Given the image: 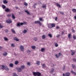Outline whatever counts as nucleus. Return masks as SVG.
I'll return each instance as SVG.
<instances>
[{
  "label": "nucleus",
  "instance_id": "nucleus-57",
  "mask_svg": "<svg viewBox=\"0 0 76 76\" xmlns=\"http://www.w3.org/2000/svg\"><path fill=\"white\" fill-rule=\"evenodd\" d=\"M73 74H74V75H76V73L75 72H74Z\"/></svg>",
  "mask_w": 76,
  "mask_h": 76
},
{
  "label": "nucleus",
  "instance_id": "nucleus-60",
  "mask_svg": "<svg viewBox=\"0 0 76 76\" xmlns=\"http://www.w3.org/2000/svg\"><path fill=\"white\" fill-rule=\"evenodd\" d=\"M60 35H58L57 36V37L58 38V37H60Z\"/></svg>",
  "mask_w": 76,
  "mask_h": 76
},
{
  "label": "nucleus",
  "instance_id": "nucleus-9",
  "mask_svg": "<svg viewBox=\"0 0 76 76\" xmlns=\"http://www.w3.org/2000/svg\"><path fill=\"white\" fill-rule=\"evenodd\" d=\"M50 25L52 28H54L55 26H56V25L54 23H50Z\"/></svg>",
  "mask_w": 76,
  "mask_h": 76
},
{
  "label": "nucleus",
  "instance_id": "nucleus-35",
  "mask_svg": "<svg viewBox=\"0 0 76 76\" xmlns=\"http://www.w3.org/2000/svg\"><path fill=\"white\" fill-rule=\"evenodd\" d=\"M13 76H18V75H16V73H13Z\"/></svg>",
  "mask_w": 76,
  "mask_h": 76
},
{
  "label": "nucleus",
  "instance_id": "nucleus-13",
  "mask_svg": "<svg viewBox=\"0 0 76 76\" xmlns=\"http://www.w3.org/2000/svg\"><path fill=\"white\" fill-rule=\"evenodd\" d=\"M72 34H68V38L70 39V38H71V37H72Z\"/></svg>",
  "mask_w": 76,
  "mask_h": 76
},
{
  "label": "nucleus",
  "instance_id": "nucleus-11",
  "mask_svg": "<svg viewBox=\"0 0 76 76\" xmlns=\"http://www.w3.org/2000/svg\"><path fill=\"white\" fill-rule=\"evenodd\" d=\"M5 12H10L11 10L10 9H9L8 8H7L5 10Z\"/></svg>",
  "mask_w": 76,
  "mask_h": 76
},
{
  "label": "nucleus",
  "instance_id": "nucleus-39",
  "mask_svg": "<svg viewBox=\"0 0 76 76\" xmlns=\"http://www.w3.org/2000/svg\"><path fill=\"white\" fill-rule=\"evenodd\" d=\"M72 68L73 69H75V68H76V66L75 65H72Z\"/></svg>",
  "mask_w": 76,
  "mask_h": 76
},
{
  "label": "nucleus",
  "instance_id": "nucleus-52",
  "mask_svg": "<svg viewBox=\"0 0 76 76\" xmlns=\"http://www.w3.org/2000/svg\"><path fill=\"white\" fill-rule=\"evenodd\" d=\"M23 23V25H26V22H24Z\"/></svg>",
  "mask_w": 76,
  "mask_h": 76
},
{
  "label": "nucleus",
  "instance_id": "nucleus-61",
  "mask_svg": "<svg viewBox=\"0 0 76 76\" xmlns=\"http://www.w3.org/2000/svg\"><path fill=\"white\" fill-rule=\"evenodd\" d=\"M5 31L6 32H8V31H9V30H5Z\"/></svg>",
  "mask_w": 76,
  "mask_h": 76
},
{
  "label": "nucleus",
  "instance_id": "nucleus-4",
  "mask_svg": "<svg viewBox=\"0 0 76 76\" xmlns=\"http://www.w3.org/2000/svg\"><path fill=\"white\" fill-rule=\"evenodd\" d=\"M7 23H10L12 22V21L11 20V19H9L6 21Z\"/></svg>",
  "mask_w": 76,
  "mask_h": 76
},
{
  "label": "nucleus",
  "instance_id": "nucleus-19",
  "mask_svg": "<svg viewBox=\"0 0 76 76\" xmlns=\"http://www.w3.org/2000/svg\"><path fill=\"white\" fill-rule=\"evenodd\" d=\"M3 55H4V56H7V53L6 52H5L3 54Z\"/></svg>",
  "mask_w": 76,
  "mask_h": 76
},
{
  "label": "nucleus",
  "instance_id": "nucleus-6",
  "mask_svg": "<svg viewBox=\"0 0 76 76\" xmlns=\"http://www.w3.org/2000/svg\"><path fill=\"white\" fill-rule=\"evenodd\" d=\"M20 48L22 51H23V50H24V48H23V46H20Z\"/></svg>",
  "mask_w": 76,
  "mask_h": 76
},
{
  "label": "nucleus",
  "instance_id": "nucleus-20",
  "mask_svg": "<svg viewBox=\"0 0 76 76\" xmlns=\"http://www.w3.org/2000/svg\"><path fill=\"white\" fill-rule=\"evenodd\" d=\"M12 18L13 19H15V16H14V14L13 13L12 14Z\"/></svg>",
  "mask_w": 76,
  "mask_h": 76
},
{
  "label": "nucleus",
  "instance_id": "nucleus-54",
  "mask_svg": "<svg viewBox=\"0 0 76 76\" xmlns=\"http://www.w3.org/2000/svg\"><path fill=\"white\" fill-rule=\"evenodd\" d=\"M73 61L74 62H75V61H76V59H74L73 60Z\"/></svg>",
  "mask_w": 76,
  "mask_h": 76
},
{
  "label": "nucleus",
  "instance_id": "nucleus-64",
  "mask_svg": "<svg viewBox=\"0 0 76 76\" xmlns=\"http://www.w3.org/2000/svg\"><path fill=\"white\" fill-rule=\"evenodd\" d=\"M71 52H73V50H71Z\"/></svg>",
  "mask_w": 76,
  "mask_h": 76
},
{
  "label": "nucleus",
  "instance_id": "nucleus-34",
  "mask_svg": "<svg viewBox=\"0 0 76 76\" xmlns=\"http://www.w3.org/2000/svg\"><path fill=\"white\" fill-rule=\"evenodd\" d=\"M61 14H62V15H64V12H61V11L59 12Z\"/></svg>",
  "mask_w": 76,
  "mask_h": 76
},
{
  "label": "nucleus",
  "instance_id": "nucleus-18",
  "mask_svg": "<svg viewBox=\"0 0 76 76\" xmlns=\"http://www.w3.org/2000/svg\"><path fill=\"white\" fill-rule=\"evenodd\" d=\"M22 71V69L21 68H20L18 69V72H20Z\"/></svg>",
  "mask_w": 76,
  "mask_h": 76
},
{
  "label": "nucleus",
  "instance_id": "nucleus-2",
  "mask_svg": "<svg viewBox=\"0 0 76 76\" xmlns=\"http://www.w3.org/2000/svg\"><path fill=\"white\" fill-rule=\"evenodd\" d=\"M33 74L34 76L37 75L38 76H40L41 75V74L38 72H33Z\"/></svg>",
  "mask_w": 76,
  "mask_h": 76
},
{
  "label": "nucleus",
  "instance_id": "nucleus-46",
  "mask_svg": "<svg viewBox=\"0 0 76 76\" xmlns=\"http://www.w3.org/2000/svg\"><path fill=\"white\" fill-rule=\"evenodd\" d=\"M75 53V52H73L71 54V55L73 56V55H74Z\"/></svg>",
  "mask_w": 76,
  "mask_h": 76
},
{
  "label": "nucleus",
  "instance_id": "nucleus-53",
  "mask_svg": "<svg viewBox=\"0 0 76 76\" xmlns=\"http://www.w3.org/2000/svg\"><path fill=\"white\" fill-rule=\"evenodd\" d=\"M20 25H21V26L23 25V23H20Z\"/></svg>",
  "mask_w": 76,
  "mask_h": 76
},
{
  "label": "nucleus",
  "instance_id": "nucleus-14",
  "mask_svg": "<svg viewBox=\"0 0 76 76\" xmlns=\"http://www.w3.org/2000/svg\"><path fill=\"white\" fill-rule=\"evenodd\" d=\"M36 64L37 65H39V64H40V62L37 61H36Z\"/></svg>",
  "mask_w": 76,
  "mask_h": 76
},
{
  "label": "nucleus",
  "instance_id": "nucleus-32",
  "mask_svg": "<svg viewBox=\"0 0 76 76\" xmlns=\"http://www.w3.org/2000/svg\"><path fill=\"white\" fill-rule=\"evenodd\" d=\"M42 66L43 68H44V67H46V66H45V65L44 64H42Z\"/></svg>",
  "mask_w": 76,
  "mask_h": 76
},
{
  "label": "nucleus",
  "instance_id": "nucleus-47",
  "mask_svg": "<svg viewBox=\"0 0 76 76\" xmlns=\"http://www.w3.org/2000/svg\"><path fill=\"white\" fill-rule=\"evenodd\" d=\"M46 7V5H43V6H42V7L43 8H45Z\"/></svg>",
  "mask_w": 76,
  "mask_h": 76
},
{
  "label": "nucleus",
  "instance_id": "nucleus-1",
  "mask_svg": "<svg viewBox=\"0 0 76 76\" xmlns=\"http://www.w3.org/2000/svg\"><path fill=\"white\" fill-rule=\"evenodd\" d=\"M1 69H3V70H7V71H8L9 69V68H7V66H4V65H1Z\"/></svg>",
  "mask_w": 76,
  "mask_h": 76
},
{
  "label": "nucleus",
  "instance_id": "nucleus-12",
  "mask_svg": "<svg viewBox=\"0 0 76 76\" xmlns=\"http://www.w3.org/2000/svg\"><path fill=\"white\" fill-rule=\"evenodd\" d=\"M56 5L57 6V7H59V8H61V6H60V4H58L57 3L56 4Z\"/></svg>",
  "mask_w": 76,
  "mask_h": 76
},
{
  "label": "nucleus",
  "instance_id": "nucleus-51",
  "mask_svg": "<svg viewBox=\"0 0 76 76\" xmlns=\"http://www.w3.org/2000/svg\"><path fill=\"white\" fill-rule=\"evenodd\" d=\"M63 70H64V69H65V66H64V67H63Z\"/></svg>",
  "mask_w": 76,
  "mask_h": 76
},
{
  "label": "nucleus",
  "instance_id": "nucleus-42",
  "mask_svg": "<svg viewBox=\"0 0 76 76\" xmlns=\"http://www.w3.org/2000/svg\"><path fill=\"white\" fill-rule=\"evenodd\" d=\"M56 29H60V27L59 26H56Z\"/></svg>",
  "mask_w": 76,
  "mask_h": 76
},
{
  "label": "nucleus",
  "instance_id": "nucleus-24",
  "mask_svg": "<svg viewBox=\"0 0 76 76\" xmlns=\"http://www.w3.org/2000/svg\"><path fill=\"white\" fill-rule=\"evenodd\" d=\"M23 4L24 5H25V6H28V4H27L26 2H24L23 3Z\"/></svg>",
  "mask_w": 76,
  "mask_h": 76
},
{
  "label": "nucleus",
  "instance_id": "nucleus-62",
  "mask_svg": "<svg viewBox=\"0 0 76 76\" xmlns=\"http://www.w3.org/2000/svg\"><path fill=\"white\" fill-rule=\"evenodd\" d=\"M74 18H75V19H76V16H75L74 17Z\"/></svg>",
  "mask_w": 76,
  "mask_h": 76
},
{
  "label": "nucleus",
  "instance_id": "nucleus-44",
  "mask_svg": "<svg viewBox=\"0 0 76 76\" xmlns=\"http://www.w3.org/2000/svg\"><path fill=\"white\" fill-rule=\"evenodd\" d=\"M3 28V26L1 25V24L0 23V28Z\"/></svg>",
  "mask_w": 76,
  "mask_h": 76
},
{
  "label": "nucleus",
  "instance_id": "nucleus-37",
  "mask_svg": "<svg viewBox=\"0 0 76 76\" xmlns=\"http://www.w3.org/2000/svg\"><path fill=\"white\" fill-rule=\"evenodd\" d=\"M26 32H27V31L25 30L23 31V33H24V34H25Z\"/></svg>",
  "mask_w": 76,
  "mask_h": 76
},
{
  "label": "nucleus",
  "instance_id": "nucleus-59",
  "mask_svg": "<svg viewBox=\"0 0 76 76\" xmlns=\"http://www.w3.org/2000/svg\"><path fill=\"white\" fill-rule=\"evenodd\" d=\"M2 48H3V47H0V50H1V49H2Z\"/></svg>",
  "mask_w": 76,
  "mask_h": 76
},
{
  "label": "nucleus",
  "instance_id": "nucleus-27",
  "mask_svg": "<svg viewBox=\"0 0 76 76\" xmlns=\"http://www.w3.org/2000/svg\"><path fill=\"white\" fill-rule=\"evenodd\" d=\"M48 36H49V37H50V38H51V37H52V35H51V34H48Z\"/></svg>",
  "mask_w": 76,
  "mask_h": 76
},
{
  "label": "nucleus",
  "instance_id": "nucleus-55",
  "mask_svg": "<svg viewBox=\"0 0 76 76\" xmlns=\"http://www.w3.org/2000/svg\"><path fill=\"white\" fill-rule=\"evenodd\" d=\"M72 32H74V33H75V30H72Z\"/></svg>",
  "mask_w": 76,
  "mask_h": 76
},
{
  "label": "nucleus",
  "instance_id": "nucleus-30",
  "mask_svg": "<svg viewBox=\"0 0 76 76\" xmlns=\"http://www.w3.org/2000/svg\"><path fill=\"white\" fill-rule=\"evenodd\" d=\"M73 38L74 39H76V36H75V35H73Z\"/></svg>",
  "mask_w": 76,
  "mask_h": 76
},
{
  "label": "nucleus",
  "instance_id": "nucleus-25",
  "mask_svg": "<svg viewBox=\"0 0 76 76\" xmlns=\"http://www.w3.org/2000/svg\"><path fill=\"white\" fill-rule=\"evenodd\" d=\"M4 39L5 41H7V40H8V39H7V38L6 37H4Z\"/></svg>",
  "mask_w": 76,
  "mask_h": 76
},
{
  "label": "nucleus",
  "instance_id": "nucleus-3",
  "mask_svg": "<svg viewBox=\"0 0 76 76\" xmlns=\"http://www.w3.org/2000/svg\"><path fill=\"white\" fill-rule=\"evenodd\" d=\"M34 23H35V24H37V23H38V24H39V25H42V24L41 23V22L39 21H35L34 22Z\"/></svg>",
  "mask_w": 76,
  "mask_h": 76
},
{
  "label": "nucleus",
  "instance_id": "nucleus-38",
  "mask_svg": "<svg viewBox=\"0 0 76 76\" xmlns=\"http://www.w3.org/2000/svg\"><path fill=\"white\" fill-rule=\"evenodd\" d=\"M18 63H19V62L18 61H16L15 62V64L16 65H17Z\"/></svg>",
  "mask_w": 76,
  "mask_h": 76
},
{
  "label": "nucleus",
  "instance_id": "nucleus-21",
  "mask_svg": "<svg viewBox=\"0 0 76 76\" xmlns=\"http://www.w3.org/2000/svg\"><path fill=\"white\" fill-rule=\"evenodd\" d=\"M3 2L4 3H7V1L6 0H3Z\"/></svg>",
  "mask_w": 76,
  "mask_h": 76
},
{
  "label": "nucleus",
  "instance_id": "nucleus-29",
  "mask_svg": "<svg viewBox=\"0 0 76 76\" xmlns=\"http://www.w3.org/2000/svg\"><path fill=\"white\" fill-rule=\"evenodd\" d=\"M72 11L74 12H76V9H72Z\"/></svg>",
  "mask_w": 76,
  "mask_h": 76
},
{
  "label": "nucleus",
  "instance_id": "nucleus-36",
  "mask_svg": "<svg viewBox=\"0 0 76 76\" xmlns=\"http://www.w3.org/2000/svg\"><path fill=\"white\" fill-rule=\"evenodd\" d=\"M2 7L4 9H5V8H6V6H4V5H2Z\"/></svg>",
  "mask_w": 76,
  "mask_h": 76
},
{
  "label": "nucleus",
  "instance_id": "nucleus-48",
  "mask_svg": "<svg viewBox=\"0 0 76 76\" xmlns=\"http://www.w3.org/2000/svg\"><path fill=\"white\" fill-rule=\"evenodd\" d=\"M11 46L12 47H15V45H14V44H11Z\"/></svg>",
  "mask_w": 76,
  "mask_h": 76
},
{
  "label": "nucleus",
  "instance_id": "nucleus-26",
  "mask_svg": "<svg viewBox=\"0 0 76 76\" xmlns=\"http://www.w3.org/2000/svg\"><path fill=\"white\" fill-rule=\"evenodd\" d=\"M55 47H58V44H57V43H55Z\"/></svg>",
  "mask_w": 76,
  "mask_h": 76
},
{
  "label": "nucleus",
  "instance_id": "nucleus-49",
  "mask_svg": "<svg viewBox=\"0 0 76 76\" xmlns=\"http://www.w3.org/2000/svg\"><path fill=\"white\" fill-rule=\"evenodd\" d=\"M27 53H31V51L28 50L27 51Z\"/></svg>",
  "mask_w": 76,
  "mask_h": 76
},
{
  "label": "nucleus",
  "instance_id": "nucleus-43",
  "mask_svg": "<svg viewBox=\"0 0 76 76\" xmlns=\"http://www.w3.org/2000/svg\"><path fill=\"white\" fill-rule=\"evenodd\" d=\"M34 41H37V38L36 37H34Z\"/></svg>",
  "mask_w": 76,
  "mask_h": 76
},
{
  "label": "nucleus",
  "instance_id": "nucleus-7",
  "mask_svg": "<svg viewBox=\"0 0 76 76\" xmlns=\"http://www.w3.org/2000/svg\"><path fill=\"white\" fill-rule=\"evenodd\" d=\"M59 55H58L57 54H56L55 55V56L57 58H58L59 57H60V56H61L62 54H61L60 53H58Z\"/></svg>",
  "mask_w": 76,
  "mask_h": 76
},
{
  "label": "nucleus",
  "instance_id": "nucleus-50",
  "mask_svg": "<svg viewBox=\"0 0 76 76\" xmlns=\"http://www.w3.org/2000/svg\"><path fill=\"white\" fill-rule=\"evenodd\" d=\"M27 65H28V66L31 65V64H30V62L27 63Z\"/></svg>",
  "mask_w": 76,
  "mask_h": 76
},
{
  "label": "nucleus",
  "instance_id": "nucleus-15",
  "mask_svg": "<svg viewBox=\"0 0 76 76\" xmlns=\"http://www.w3.org/2000/svg\"><path fill=\"white\" fill-rule=\"evenodd\" d=\"M14 39L15 41H19V39H17V37H15L14 38Z\"/></svg>",
  "mask_w": 76,
  "mask_h": 76
},
{
  "label": "nucleus",
  "instance_id": "nucleus-28",
  "mask_svg": "<svg viewBox=\"0 0 76 76\" xmlns=\"http://www.w3.org/2000/svg\"><path fill=\"white\" fill-rule=\"evenodd\" d=\"M44 50H45V49H44V48H42L41 49V51H42V52H43Z\"/></svg>",
  "mask_w": 76,
  "mask_h": 76
},
{
  "label": "nucleus",
  "instance_id": "nucleus-5",
  "mask_svg": "<svg viewBox=\"0 0 76 76\" xmlns=\"http://www.w3.org/2000/svg\"><path fill=\"white\" fill-rule=\"evenodd\" d=\"M70 73L69 72H66L65 74V75L64 74H63V76H70Z\"/></svg>",
  "mask_w": 76,
  "mask_h": 76
},
{
  "label": "nucleus",
  "instance_id": "nucleus-17",
  "mask_svg": "<svg viewBox=\"0 0 76 76\" xmlns=\"http://www.w3.org/2000/svg\"><path fill=\"white\" fill-rule=\"evenodd\" d=\"M10 66L11 67H13V64L12 63H10Z\"/></svg>",
  "mask_w": 76,
  "mask_h": 76
},
{
  "label": "nucleus",
  "instance_id": "nucleus-40",
  "mask_svg": "<svg viewBox=\"0 0 76 76\" xmlns=\"http://www.w3.org/2000/svg\"><path fill=\"white\" fill-rule=\"evenodd\" d=\"M45 38V35H43L42 36V39H44Z\"/></svg>",
  "mask_w": 76,
  "mask_h": 76
},
{
  "label": "nucleus",
  "instance_id": "nucleus-56",
  "mask_svg": "<svg viewBox=\"0 0 76 76\" xmlns=\"http://www.w3.org/2000/svg\"><path fill=\"white\" fill-rule=\"evenodd\" d=\"M74 72H73V70L71 71V73H73Z\"/></svg>",
  "mask_w": 76,
  "mask_h": 76
},
{
  "label": "nucleus",
  "instance_id": "nucleus-22",
  "mask_svg": "<svg viewBox=\"0 0 76 76\" xmlns=\"http://www.w3.org/2000/svg\"><path fill=\"white\" fill-rule=\"evenodd\" d=\"M25 12H26V13H27L28 15H29V12L28 11V10H25Z\"/></svg>",
  "mask_w": 76,
  "mask_h": 76
},
{
  "label": "nucleus",
  "instance_id": "nucleus-33",
  "mask_svg": "<svg viewBox=\"0 0 76 76\" xmlns=\"http://www.w3.org/2000/svg\"><path fill=\"white\" fill-rule=\"evenodd\" d=\"M17 26H20V23H18L17 24Z\"/></svg>",
  "mask_w": 76,
  "mask_h": 76
},
{
  "label": "nucleus",
  "instance_id": "nucleus-8",
  "mask_svg": "<svg viewBox=\"0 0 76 76\" xmlns=\"http://www.w3.org/2000/svg\"><path fill=\"white\" fill-rule=\"evenodd\" d=\"M54 72V69L52 68L51 69V70L50 71V73H53Z\"/></svg>",
  "mask_w": 76,
  "mask_h": 76
},
{
  "label": "nucleus",
  "instance_id": "nucleus-31",
  "mask_svg": "<svg viewBox=\"0 0 76 76\" xmlns=\"http://www.w3.org/2000/svg\"><path fill=\"white\" fill-rule=\"evenodd\" d=\"M39 20H40V21H43V19L42 18H39Z\"/></svg>",
  "mask_w": 76,
  "mask_h": 76
},
{
  "label": "nucleus",
  "instance_id": "nucleus-10",
  "mask_svg": "<svg viewBox=\"0 0 76 76\" xmlns=\"http://www.w3.org/2000/svg\"><path fill=\"white\" fill-rule=\"evenodd\" d=\"M48 28H49V29H51V28H52V27L51 26V23L48 25Z\"/></svg>",
  "mask_w": 76,
  "mask_h": 76
},
{
  "label": "nucleus",
  "instance_id": "nucleus-41",
  "mask_svg": "<svg viewBox=\"0 0 76 76\" xmlns=\"http://www.w3.org/2000/svg\"><path fill=\"white\" fill-rule=\"evenodd\" d=\"M31 48L32 49H35V47L34 46H31Z\"/></svg>",
  "mask_w": 76,
  "mask_h": 76
},
{
  "label": "nucleus",
  "instance_id": "nucleus-45",
  "mask_svg": "<svg viewBox=\"0 0 76 76\" xmlns=\"http://www.w3.org/2000/svg\"><path fill=\"white\" fill-rule=\"evenodd\" d=\"M7 17H10V16H11V14H8L7 15Z\"/></svg>",
  "mask_w": 76,
  "mask_h": 76
},
{
  "label": "nucleus",
  "instance_id": "nucleus-23",
  "mask_svg": "<svg viewBox=\"0 0 76 76\" xmlns=\"http://www.w3.org/2000/svg\"><path fill=\"white\" fill-rule=\"evenodd\" d=\"M21 67L22 69H23L25 68V66L23 65H22L21 66Z\"/></svg>",
  "mask_w": 76,
  "mask_h": 76
},
{
  "label": "nucleus",
  "instance_id": "nucleus-63",
  "mask_svg": "<svg viewBox=\"0 0 76 76\" xmlns=\"http://www.w3.org/2000/svg\"><path fill=\"white\" fill-rule=\"evenodd\" d=\"M64 34V32H62V35H63V34Z\"/></svg>",
  "mask_w": 76,
  "mask_h": 76
},
{
  "label": "nucleus",
  "instance_id": "nucleus-16",
  "mask_svg": "<svg viewBox=\"0 0 76 76\" xmlns=\"http://www.w3.org/2000/svg\"><path fill=\"white\" fill-rule=\"evenodd\" d=\"M11 31L12 32V33H13V34H15L16 33V32L15 30H14V29H11Z\"/></svg>",
  "mask_w": 76,
  "mask_h": 76
},
{
  "label": "nucleus",
  "instance_id": "nucleus-58",
  "mask_svg": "<svg viewBox=\"0 0 76 76\" xmlns=\"http://www.w3.org/2000/svg\"><path fill=\"white\" fill-rule=\"evenodd\" d=\"M55 20H56V21L57 20V17H56Z\"/></svg>",
  "mask_w": 76,
  "mask_h": 76
}]
</instances>
